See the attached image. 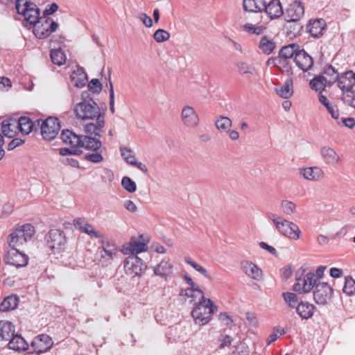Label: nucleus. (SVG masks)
<instances>
[{"label": "nucleus", "instance_id": "obj_60", "mask_svg": "<svg viewBox=\"0 0 355 355\" xmlns=\"http://www.w3.org/2000/svg\"><path fill=\"white\" fill-rule=\"evenodd\" d=\"M85 159L93 163H99L103 160L101 150L96 151L94 153L87 155Z\"/></svg>", "mask_w": 355, "mask_h": 355}, {"label": "nucleus", "instance_id": "obj_57", "mask_svg": "<svg viewBox=\"0 0 355 355\" xmlns=\"http://www.w3.org/2000/svg\"><path fill=\"white\" fill-rule=\"evenodd\" d=\"M277 67L282 72L288 73L291 70V66L286 58H277Z\"/></svg>", "mask_w": 355, "mask_h": 355}, {"label": "nucleus", "instance_id": "obj_8", "mask_svg": "<svg viewBox=\"0 0 355 355\" xmlns=\"http://www.w3.org/2000/svg\"><path fill=\"white\" fill-rule=\"evenodd\" d=\"M62 142L69 148H62L59 153L62 156L77 155L81 153V139L71 130H64L61 133Z\"/></svg>", "mask_w": 355, "mask_h": 355}, {"label": "nucleus", "instance_id": "obj_29", "mask_svg": "<svg viewBox=\"0 0 355 355\" xmlns=\"http://www.w3.org/2000/svg\"><path fill=\"white\" fill-rule=\"evenodd\" d=\"M304 9L300 2L295 1L291 3L286 9V15L288 20L295 21L299 20L304 15Z\"/></svg>", "mask_w": 355, "mask_h": 355}, {"label": "nucleus", "instance_id": "obj_38", "mask_svg": "<svg viewBox=\"0 0 355 355\" xmlns=\"http://www.w3.org/2000/svg\"><path fill=\"white\" fill-rule=\"evenodd\" d=\"M214 124L216 129L220 132L225 133L229 130L230 128H232V121L230 118L227 116H219L216 118Z\"/></svg>", "mask_w": 355, "mask_h": 355}, {"label": "nucleus", "instance_id": "obj_37", "mask_svg": "<svg viewBox=\"0 0 355 355\" xmlns=\"http://www.w3.org/2000/svg\"><path fill=\"white\" fill-rule=\"evenodd\" d=\"M309 86L312 90L320 94L327 87L330 85L326 82L322 76H318L309 82Z\"/></svg>", "mask_w": 355, "mask_h": 355}, {"label": "nucleus", "instance_id": "obj_34", "mask_svg": "<svg viewBox=\"0 0 355 355\" xmlns=\"http://www.w3.org/2000/svg\"><path fill=\"white\" fill-rule=\"evenodd\" d=\"M325 28V22L322 19H314L310 21L307 29L313 37L320 36Z\"/></svg>", "mask_w": 355, "mask_h": 355}, {"label": "nucleus", "instance_id": "obj_43", "mask_svg": "<svg viewBox=\"0 0 355 355\" xmlns=\"http://www.w3.org/2000/svg\"><path fill=\"white\" fill-rule=\"evenodd\" d=\"M51 61L57 65H63L67 60L64 52L60 49H55L51 51Z\"/></svg>", "mask_w": 355, "mask_h": 355}, {"label": "nucleus", "instance_id": "obj_33", "mask_svg": "<svg viewBox=\"0 0 355 355\" xmlns=\"http://www.w3.org/2000/svg\"><path fill=\"white\" fill-rule=\"evenodd\" d=\"M71 82L77 87H83L87 83V74L82 68L77 67L71 75Z\"/></svg>", "mask_w": 355, "mask_h": 355}, {"label": "nucleus", "instance_id": "obj_11", "mask_svg": "<svg viewBox=\"0 0 355 355\" xmlns=\"http://www.w3.org/2000/svg\"><path fill=\"white\" fill-rule=\"evenodd\" d=\"M334 295V284L327 281L319 282L313 292V300L318 305L330 304Z\"/></svg>", "mask_w": 355, "mask_h": 355}, {"label": "nucleus", "instance_id": "obj_30", "mask_svg": "<svg viewBox=\"0 0 355 355\" xmlns=\"http://www.w3.org/2000/svg\"><path fill=\"white\" fill-rule=\"evenodd\" d=\"M182 294L188 298L189 303L192 304L196 302H201L202 298H207L199 286L187 288L182 291Z\"/></svg>", "mask_w": 355, "mask_h": 355}, {"label": "nucleus", "instance_id": "obj_3", "mask_svg": "<svg viewBox=\"0 0 355 355\" xmlns=\"http://www.w3.org/2000/svg\"><path fill=\"white\" fill-rule=\"evenodd\" d=\"M268 218L272 221L276 230L284 238L292 241H298L303 239V231L295 222L287 220L275 213H269Z\"/></svg>", "mask_w": 355, "mask_h": 355}, {"label": "nucleus", "instance_id": "obj_45", "mask_svg": "<svg viewBox=\"0 0 355 355\" xmlns=\"http://www.w3.org/2000/svg\"><path fill=\"white\" fill-rule=\"evenodd\" d=\"M280 209L286 215H293L297 211L296 204L288 200H283L280 202Z\"/></svg>", "mask_w": 355, "mask_h": 355}, {"label": "nucleus", "instance_id": "obj_62", "mask_svg": "<svg viewBox=\"0 0 355 355\" xmlns=\"http://www.w3.org/2000/svg\"><path fill=\"white\" fill-rule=\"evenodd\" d=\"M218 319L220 322L223 323L225 325H230L233 322L232 315H230L227 312L225 311L220 312L219 313Z\"/></svg>", "mask_w": 355, "mask_h": 355}, {"label": "nucleus", "instance_id": "obj_2", "mask_svg": "<svg viewBox=\"0 0 355 355\" xmlns=\"http://www.w3.org/2000/svg\"><path fill=\"white\" fill-rule=\"evenodd\" d=\"M73 112L77 119L82 121H93L88 124L97 127L105 126V114L99 106L92 100H83L74 105Z\"/></svg>", "mask_w": 355, "mask_h": 355}, {"label": "nucleus", "instance_id": "obj_36", "mask_svg": "<svg viewBox=\"0 0 355 355\" xmlns=\"http://www.w3.org/2000/svg\"><path fill=\"white\" fill-rule=\"evenodd\" d=\"M17 121L18 131L19 130L23 135L30 134L33 129V122L27 116L20 117Z\"/></svg>", "mask_w": 355, "mask_h": 355}, {"label": "nucleus", "instance_id": "obj_50", "mask_svg": "<svg viewBox=\"0 0 355 355\" xmlns=\"http://www.w3.org/2000/svg\"><path fill=\"white\" fill-rule=\"evenodd\" d=\"M343 291L348 296L355 295V280L352 277L348 276L345 278Z\"/></svg>", "mask_w": 355, "mask_h": 355}, {"label": "nucleus", "instance_id": "obj_15", "mask_svg": "<svg viewBox=\"0 0 355 355\" xmlns=\"http://www.w3.org/2000/svg\"><path fill=\"white\" fill-rule=\"evenodd\" d=\"M180 117L182 124L187 129H195L200 123V119L196 110L188 104L182 107Z\"/></svg>", "mask_w": 355, "mask_h": 355}, {"label": "nucleus", "instance_id": "obj_55", "mask_svg": "<svg viewBox=\"0 0 355 355\" xmlns=\"http://www.w3.org/2000/svg\"><path fill=\"white\" fill-rule=\"evenodd\" d=\"M342 99L345 103L355 107V92L354 90L344 92L342 95Z\"/></svg>", "mask_w": 355, "mask_h": 355}, {"label": "nucleus", "instance_id": "obj_16", "mask_svg": "<svg viewBox=\"0 0 355 355\" xmlns=\"http://www.w3.org/2000/svg\"><path fill=\"white\" fill-rule=\"evenodd\" d=\"M60 123L58 118L50 116L41 121V134L44 139L51 141L55 139L60 130Z\"/></svg>", "mask_w": 355, "mask_h": 355}, {"label": "nucleus", "instance_id": "obj_44", "mask_svg": "<svg viewBox=\"0 0 355 355\" xmlns=\"http://www.w3.org/2000/svg\"><path fill=\"white\" fill-rule=\"evenodd\" d=\"M18 304V299L16 296L11 295L4 299L0 304L1 311H8L15 309Z\"/></svg>", "mask_w": 355, "mask_h": 355}, {"label": "nucleus", "instance_id": "obj_59", "mask_svg": "<svg viewBox=\"0 0 355 355\" xmlns=\"http://www.w3.org/2000/svg\"><path fill=\"white\" fill-rule=\"evenodd\" d=\"M336 124L340 126L353 128L355 126V119L352 117H340Z\"/></svg>", "mask_w": 355, "mask_h": 355}, {"label": "nucleus", "instance_id": "obj_6", "mask_svg": "<svg viewBox=\"0 0 355 355\" xmlns=\"http://www.w3.org/2000/svg\"><path fill=\"white\" fill-rule=\"evenodd\" d=\"M103 128L95 126L94 124H86L84 127L85 135L83 139H81L80 148L83 147L86 150L91 151L101 150L102 147L101 137Z\"/></svg>", "mask_w": 355, "mask_h": 355}, {"label": "nucleus", "instance_id": "obj_23", "mask_svg": "<svg viewBox=\"0 0 355 355\" xmlns=\"http://www.w3.org/2000/svg\"><path fill=\"white\" fill-rule=\"evenodd\" d=\"M294 62L296 66L304 72L309 71L313 64V58L303 49L298 51Z\"/></svg>", "mask_w": 355, "mask_h": 355}, {"label": "nucleus", "instance_id": "obj_58", "mask_svg": "<svg viewBox=\"0 0 355 355\" xmlns=\"http://www.w3.org/2000/svg\"><path fill=\"white\" fill-rule=\"evenodd\" d=\"M88 88L92 93L98 94L102 90V85L98 79L94 78L89 82Z\"/></svg>", "mask_w": 355, "mask_h": 355}, {"label": "nucleus", "instance_id": "obj_17", "mask_svg": "<svg viewBox=\"0 0 355 355\" xmlns=\"http://www.w3.org/2000/svg\"><path fill=\"white\" fill-rule=\"evenodd\" d=\"M124 269L129 275L139 276L146 270L147 265L138 255L128 256L124 261Z\"/></svg>", "mask_w": 355, "mask_h": 355}, {"label": "nucleus", "instance_id": "obj_18", "mask_svg": "<svg viewBox=\"0 0 355 355\" xmlns=\"http://www.w3.org/2000/svg\"><path fill=\"white\" fill-rule=\"evenodd\" d=\"M240 268L248 277L256 282H261L264 279L263 270L252 261L248 259L241 261Z\"/></svg>", "mask_w": 355, "mask_h": 355}, {"label": "nucleus", "instance_id": "obj_27", "mask_svg": "<svg viewBox=\"0 0 355 355\" xmlns=\"http://www.w3.org/2000/svg\"><path fill=\"white\" fill-rule=\"evenodd\" d=\"M1 130L3 135L9 138L15 137L18 133L17 119L8 118L1 123Z\"/></svg>", "mask_w": 355, "mask_h": 355}, {"label": "nucleus", "instance_id": "obj_12", "mask_svg": "<svg viewBox=\"0 0 355 355\" xmlns=\"http://www.w3.org/2000/svg\"><path fill=\"white\" fill-rule=\"evenodd\" d=\"M59 27L56 21L51 17H41L33 26V33L36 37L44 39L55 32Z\"/></svg>", "mask_w": 355, "mask_h": 355}, {"label": "nucleus", "instance_id": "obj_31", "mask_svg": "<svg viewBox=\"0 0 355 355\" xmlns=\"http://www.w3.org/2000/svg\"><path fill=\"white\" fill-rule=\"evenodd\" d=\"M320 155L324 162L329 165H334L340 160L338 153L330 147H323L321 148Z\"/></svg>", "mask_w": 355, "mask_h": 355}, {"label": "nucleus", "instance_id": "obj_47", "mask_svg": "<svg viewBox=\"0 0 355 355\" xmlns=\"http://www.w3.org/2000/svg\"><path fill=\"white\" fill-rule=\"evenodd\" d=\"M185 262L189 265L192 268H193L196 272L202 275L206 278H209V272L204 266L201 264L198 263L197 261L193 260L189 257H187L185 259Z\"/></svg>", "mask_w": 355, "mask_h": 355}, {"label": "nucleus", "instance_id": "obj_24", "mask_svg": "<svg viewBox=\"0 0 355 355\" xmlns=\"http://www.w3.org/2000/svg\"><path fill=\"white\" fill-rule=\"evenodd\" d=\"M276 95L282 98L288 100L294 94V83L292 78L287 79L283 84L275 88Z\"/></svg>", "mask_w": 355, "mask_h": 355}, {"label": "nucleus", "instance_id": "obj_10", "mask_svg": "<svg viewBox=\"0 0 355 355\" xmlns=\"http://www.w3.org/2000/svg\"><path fill=\"white\" fill-rule=\"evenodd\" d=\"M46 245L51 253L58 258L63 257L66 253L65 236L58 230L49 232L46 236Z\"/></svg>", "mask_w": 355, "mask_h": 355}, {"label": "nucleus", "instance_id": "obj_40", "mask_svg": "<svg viewBox=\"0 0 355 355\" xmlns=\"http://www.w3.org/2000/svg\"><path fill=\"white\" fill-rule=\"evenodd\" d=\"M300 49H299V46L295 44H290L288 46H286L283 47L279 55V58H286L290 59L293 58H295V56L296 55L298 51Z\"/></svg>", "mask_w": 355, "mask_h": 355}, {"label": "nucleus", "instance_id": "obj_28", "mask_svg": "<svg viewBox=\"0 0 355 355\" xmlns=\"http://www.w3.org/2000/svg\"><path fill=\"white\" fill-rule=\"evenodd\" d=\"M338 87L343 91L347 92L352 90L355 84V73L352 71L345 72L338 78Z\"/></svg>", "mask_w": 355, "mask_h": 355}, {"label": "nucleus", "instance_id": "obj_1", "mask_svg": "<svg viewBox=\"0 0 355 355\" xmlns=\"http://www.w3.org/2000/svg\"><path fill=\"white\" fill-rule=\"evenodd\" d=\"M327 267L320 266L311 268L310 263L306 262L297 269L293 290L299 294L311 293L316 286L318 281L323 277Z\"/></svg>", "mask_w": 355, "mask_h": 355}, {"label": "nucleus", "instance_id": "obj_32", "mask_svg": "<svg viewBox=\"0 0 355 355\" xmlns=\"http://www.w3.org/2000/svg\"><path fill=\"white\" fill-rule=\"evenodd\" d=\"M264 9L270 19L278 18L283 14L282 6L279 0L270 1Z\"/></svg>", "mask_w": 355, "mask_h": 355}, {"label": "nucleus", "instance_id": "obj_14", "mask_svg": "<svg viewBox=\"0 0 355 355\" xmlns=\"http://www.w3.org/2000/svg\"><path fill=\"white\" fill-rule=\"evenodd\" d=\"M54 346L53 338L47 334H40L35 336L31 342L33 352L38 355L49 352Z\"/></svg>", "mask_w": 355, "mask_h": 355}, {"label": "nucleus", "instance_id": "obj_46", "mask_svg": "<svg viewBox=\"0 0 355 355\" xmlns=\"http://www.w3.org/2000/svg\"><path fill=\"white\" fill-rule=\"evenodd\" d=\"M58 12L60 14H64L65 12L62 9H60V6L57 3L51 2L45 6V8L42 12V15L45 17H50Z\"/></svg>", "mask_w": 355, "mask_h": 355}, {"label": "nucleus", "instance_id": "obj_9", "mask_svg": "<svg viewBox=\"0 0 355 355\" xmlns=\"http://www.w3.org/2000/svg\"><path fill=\"white\" fill-rule=\"evenodd\" d=\"M16 8L24 20L32 26L41 17L40 8L31 0H17Z\"/></svg>", "mask_w": 355, "mask_h": 355}, {"label": "nucleus", "instance_id": "obj_13", "mask_svg": "<svg viewBox=\"0 0 355 355\" xmlns=\"http://www.w3.org/2000/svg\"><path fill=\"white\" fill-rule=\"evenodd\" d=\"M9 248L4 254L5 263L17 268L26 266L29 259L28 254L19 247Z\"/></svg>", "mask_w": 355, "mask_h": 355}, {"label": "nucleus", "instance_id": "obj_48", "mask_svg": "<svg viewBox=\"0 0 355 355\" xmlns=\"http://www.w3.org/2000/svg\"><path fill=\"white\" fill-rule=\"evenodd\" d=\"M185 262L189 265L192 268H193L196 272L202 275L206 278H209V272L204 266L201 264L198 263L197 261L193 260L189 257H187L185 259Z\"/></svg>", "mask_w": 355, "mask_h": 355}, {"label": "nucleus", "instance_id": "obj_21", "mask_svg": "<svg viewBox=\"0 0 355 355\" xmlns=\"http://www.w3.org/2000/svg\"><path fill=\"white\" fill-rule=\"evenodd\" d=\"M31 344L20 334H14L8 343L9 349L17 353L26 352Z\"/></svg>", "mask_w": 355, "mask_h": 355}, {"label": "nucleus", "instance_id": "obj_39", "mask_svg": "<svg viewBox=\"0 0 355 355\" xmlns=\"http://www.w3.org/2000/svg\"><path fill=\"white\" fill-rule=\"evenodd\" d=\"M238 72L240 74L254 76L256 73V69L254 65L248 62L239 61L236 63Z\"/></svg>", "mask_w": 355, "mask_h": 355}, {"label": "nucleus", "instance_id": "obj_52", "mask_svg": "<svg viewBox=\"0 0 355 355\" xmlns=\"http://www.w3.org/2000/svg\"><path fill=\"white\" fill-rule=\"evenodd\" d=\"M121 185L125 191L131 193H135L137 189L136 182L128 176H125L122 178Z\"/></svg>", "mask_w": 355, "mask_h": 355}, {"label": "nucleus", "instance_id": "obj_53", "mask_svg": "<svg viewBox=\"0 0 355 355\" xmlns=\"http://www.w3.org/2000/svg\"><path fill=\"white\" fill-rule=\"evenodd\" d=\"M294 269L295 267L292 263H288L284 266L283 267L281 268L279 270L280 277L283 280L287 281L293 276Z\"/></svg>", "mask_w": 355, "mask_h": 355}, {"label": "nucleus", "instance_id": "obj_56", "mask_svg": "<svg viewBox=\"0 0 355 355\" xmlns=\"http://www.w3.org/2000/svg\"><path fill=\"white\" fill-rule=\"evenodd\" d=\"M123 208L129 213L135 214L138 211V206L137 203L130 199L123 200Z\"/></svg>", "mask_w": 355, "mask_h": 355}, {"label": "nucleus", "instance_id": "obj_35", "mask_svg": "<svg viewBox=\"0 0 355 355\" xmlns=\"http://www.w3.org/2000/svg\"><path fill=\"white\" fill-rule=\"evenodd\" d=\"M266 7L264 0H243V8L248 12H259Z\"/></svg>", "mask_w": 355, "mask_h": 355}, {"label": "nucleus", "instance_id": "obj_26", "mask_svg": "<svg viewBox=\"0 0 355 355\" xmlns=\"http://www.w3.org/2000/svg\"><path fill=\"white\" fill-rule=\"evenodd\" d=\"M297 314L303 320H308L313 317L315 311V306L308 301H301L296 306Z\"/></svg>", "mask_w": 355, "mask_h": 355}, {"label": "nucleus", "instance_id": "obj_54", "mask_svg": "<svg viewBox=\"0 0 355 355\" xmlns=\"http://www.w3.org/2000/svg\"><path fill=\"white\" fill-rule=\"evenodd\" d=\"M170 33L162 28L157 29L153 34L154 40L158 43H162L170 39Z\"/></svg>", "mask_w": 355, "mask_h": 355}, {"label": "nucleus", "instance_id": "obj_20", "mask_svg": "<svg viewBox=\"0 0 355 355\" xmlns=\"http://www.w3.org/2000/svg\"><path fill=\"white\" fill-rule=\"evenodd\" d=\"M299 175L309 182H318L324 178V172L319 166H304L300 168Z\"/></svg>", "mask_w": 355, "mask_h": 355}, {"label": "nucleus", "instance_id": "obj_5", "mask_svg": "<svg viewBox=\"0 0 355 355\" xmlns=\"http://www.w3.org/2000/svg\"><path fill=\"white\" fill-rule=\"evenodd\" d=\"M150 242V236L147 234H139L131 236L130 240L124 243L120 252L129 256H137L140 253L146 252L148 250V244Z\"/></svg>", "mask_w": 355, "mask_h": 355}, {"label": "nucleus", "instance_id": "obj_42", "mask_svg": "<svg viewBox=\"0 0 355 355\" xmlns=\"http://www.w3.org/2000/svg\"><path fill=\"white\" fill-rule=\"evenodd\" d=\"M282 298L285 304L290 308H295L300 302L299 298L295 293L286 291L282 293Z\"/></svg>", "mask_w": 355, "mask_h": 355}, {"label": "nucleus", "instance_id": "obj_49", "mask_svg": "<svg viewBox=\"0 0 355 355\" xmlns=\"http://www.w3.org/2000/svg\"><path fill=\"white\" fill-rule=\"evenodd\" d=\"M243 29L245 32L257 35L262 34L266 28L263 26H257L251 22H247L243 26Z\"/></svg>", "mask_w": 355, "mask_h": 355}, {"label": "nucleus", "instance_id": "obj_51", "mask_svg": "<svg viewBox=\"0 0 355 355\" xmlns=\"http://www.w3.org/2000/svg\"><path fill=\"white\" fill-rule=\"evenodd\" d=\"M326 82L331 86L338 78V72L331 67H329L322 75Z\"/></svg>", "mask_w": 355, "mask_h": 355}, {"label": "nucleus", "instance_id": "obj_61", "mask_svg": "<svg viewBox=\"0 0 355 355\" xmlns=\"http://www.w3.org/2000/svg\"><path fill=\"white\" fill-rule=\"evenodd\" d=\"M327 112L331 115V118L336 121V123L340 119V113L336 105L332 104L327 109Z\"/></svg>", "mask_w": 355, "mask_h": 355}, {"label": "nucleus", "instance_id": "obj_19", "mask_svg": "<svg viewBox=\"0 0 355 355\" xmlns=\"http://www.w3.org/2000/svg\"><path fill=\"white\" fill-rule=\"evenodd\" d=\"M152 270L156 277L168 279L173 275L175 268L170 259L164 258L153 266Z\"/></svg>", "mask_w": 355, "mask_h": 355}, {"label": "nucleus", "instance_id": "obj_7", "mask_svg": "<svg viewBox=\"0 0 355 355\" xmlns=\"http://www.w3.org/2000/svg\"><path fill=\"white\" fill-rule=\"evenodd\" d=\"M35 227L31 224H24L17 227L8 237L9 247H21L35 234Z\"/></svg>", "mask_w": 355, "mask_h": 355}, {"label": "nucleus", "instance_id": "obj_25", "mask_svg": "<svg viewBox=\"0 0 355 355\" xmlns=\"http://www.w3.org/2000/svg\"><path fill=\"white\" fill-rule=\"evenodd\" d=\"M15 331L16 327L12 322L6 320H0V343L8 341Z\"/></svg>", "mask_w": 355, "mask_h": 355}, {"label": "nucleus", "instance_id": "obj_64", "mask_svg": "<svg viewBox=\"0 0 355 355\" xmlns=\"http://www.w3.org/2000/svg\"><path fill=\"white\" fill-rule=\"evenodd\" d=\"M284 331L282 330V329H276L274 331V332L270 334L268 339H267V343L268 345L274 343L275 340H277V339L280 337L282 335L284 334Z\"/></svg>", "mask_w": 355, "mask_h": 355}, {"label": "nucleus", "instance_id": "obj_41", "mask_svg": "<svg viewBox=\"0 0 355 355\" xmlns=\"http://www.w3.org/2000/svg\"><path fill=\"white\" fill-rule=\"evenodd\" d=\"M275 48V43L271 38L267 36L261 37L259 42V49L263 53L268 55L272 52Z\"/></svg>", "mask_w": 355, "mask_h": 355}, {"label": "nucleus", "instance_id": "obj_4", "mask_svg": "<svg viewBox=\"0 0 355 355\" xmlns=\"http://www.w3.org/2000/svg\"><path fill=\"white\" fill-rule=\"evenodd\" d=\"M217 311L218 306L213 300L202 298L201 302H196L193 304L191 315L196 324L205 325L212 320Z\"/></svg>", "mask_w": 355, "mask_h": 355}, {"label": "nucleus", "instance_id": "obj_22", "mask_svg": "<svg viewBox=\"0 0 355 355\" xmlns=\"http://www.w3.org/2000/svg\"><path fill=\"white\" fill-rule=\"evenodd\" d=\"M120 151L121 157L127 164L136 166L139 170L144 173L148 172V168L146 164L141 162H138L135 157L134 153L130 149L126 147H123L121 148Z\"/></svg>", "mask_w": 355, "mask_h": 355}, {"label": "nucleus", "instance_id": "obj_63", "mask_svg": "<svg viewBox=\"0 0 355 355\" xmlns=\"http://www.w3.org/2000/svg\"><path fill=\"white\" fill-rule=\"evenodd\" d=\"M329 275L334 279L341 278L344 275V271L342 268L332 267L329 269Z\"/></svg>", "mask_w": 355, "mask_h": 355}]
</instances>
